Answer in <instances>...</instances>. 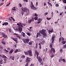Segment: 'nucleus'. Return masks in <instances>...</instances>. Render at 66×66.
I'll list each match as a JSON object with an SVG mask.
<instances>
[{"mask_svg": "<svg viewBox=\"0 0 66 66\" xmlns=\"http://www.w3.org/2000/svg\"><path fill=\"white\" fill-rule=\"evenodd\" d=\"M22 25H23V26H26V24H24V23H22Z\"/></svg>", "mask_w": 66, "mask_h": 66, "instance_id": "58", "label": "nucleus"}, {"mask_svg": "<svg viewBox=\"0 0 66 66\" xmlns=\"http://www.w3.org/2000/svg\"><path fill=\"white\" fill-rule=\"evenodd\" d=\"M48 14V13L47 12H46L45 13V16L46 15H47V14Z\"/></svg>", "mask_w": 66, "mask_h": 66, "instance_id": "48", "label": "nucleus"}, {"mask_svg": "<svg viewBox=\"0 0 66 66\" xmlns=\"http://www.w3.org/2000/svg\"><path fill=\"white\" fill-rule=\"evenodd\" d=\"M22 15H23V14H24V12H23V11H22Z\"/></svg>", "mask_w": 66, "mask_h": 66, "instance_id": "54", "label": "nucleus"}, {"mask_svg": "<svg viewBox=\"0 0 66 66\" xmlns=\"http://www.w3.org/2000/svg\"><path fill=\"white\" fill-rule=\"evenodd\" d=\"M55 35H54L52 36V43H51V44L50 45V47L51 48V49L53 48L52 45L53 44L54 41V38H55Z\"/></svg>", "mask_w": 66, "mask_h": 66, "instance_id": "2", "label": "nucleus"}, {"mask_svg": "<svg viewBox=\"0 0 66 66\" xmlns=\"http://www.w3.org/2000/svg\"><path fill=\"white\" fill-rule=\"evenodd\" d=\"M38 19V17H36L34 18V19H35V20H37Z\"/></svg>", "mask_w": 66, "mask_h": 66, "instance_id": "31", "label": "nucleus"}, {"mask_svg": "<svg viewBox=\"0 0 66 66\" xmlns=\"http://www.w3.org/2000/svg\"><path fill=\"white\" fill-rule=\"evenodd\" d=\"M16 57L17 60H18L19 59V56H17Z\"/></svg>", "mask_w": 66, "mask_h": 66, "instance_id": "53", "label": "nucleus"}, {"mask_svg": "<svg viewBox=\"0 0 66 66\" xmlns=\"http://www.w3.org/2000/svg\"><path fill=\"white\" fill-rule=\"evenodd\" d=\"M37 46H38V45L37 43L36 45V48H37Z\"/></svg>", "mask_w": 66, "mask_h": 66, "instance_id": "49", "label": "nucleus"}, {"mask_svg": "<svg viewBox=\"0 0 66 66\" xmlns=\"http://www.w3.org/2000/svg\"><path fill=\"white\" fill-rule=\"evenodd\" d=\"M27 52H28V55L30 56H32V51H31V50H29L27 51Z\"/></svg>", "mask_w": 66, "mask_h": 66, "instance_id": "5", "label": "nucleus"}, {"mask_svg": "<svg viewBox=\"0 0 66 66\" xmlns=\"http://www.w3.org/2000/svg\"><path fill=\"white\" fill-rule=\"evenodd\" d=\"M31 8H32L33 7H34V5L33 4V2H31Z\"/></svg>", "mask_w": 66, "mask_h": 66, "instance_id": "17", "label": "nucleus"}, {"mask_svg": "<svg viewBox=\"0 0 66 66\" xmlns=\"http://www.w3.org/2000/svg\"><path fill=\"white\" fill-rule=\"evenodd\" d=\"M28 22L29 23H30L31 22H32V20H30L28 21Z\"/></svg>", "mask_w": 66, "mask_h": 66, "instance_id": "36", "label": "nucleus"}, {"mask_svg": "<svg viewBox=\"0 0 66 66\" xmlns=\"http://www.w3.org/2000/svg\"><path fill=\"white\" fill-rule=\"evenodd\" d=\"M14 51V50L13 49H12L9 52V54H11L13 52V51Z\"/></svg>", "mask_w": 66, "mask_h": 66, "instance_id": "15", "label": "nucleus"}, {"mask_svg": "<svg viewBox=\"0 0 66 66\" xmlns=\"http://www.w3.org/2000/svg\"><path fill=\"white\" fill-rule=\"evenodd\" d=\"M28 65H29V64H28V63H27L26 64V65H25V66H28Z\"/></svg>", "mask_w": 66, "mask_h": 66, "instance_id": "55", "label": "nucleus"}, {"mask_svg": "<svg viewBox=\"0 0 66 66\" xmlns=\"http://www.w3.org/2000/svg\"><path fill=\"white\" fill-rule=\"evenodd\" d=\"M62 41H64V38L63 37L62 38Z\"/></svg>", "mask_w": 66, "mask_h": 66, "instance_id": "61", "label": "nucleus"}, {"mask_svg": "<svg viewBox=\"0 0 66 66\" xmlns=\"http://www.w3.org/2000/svg\"><path fill=\"white\" fill-rule=\"evenodd\" d=\"M26 15H30V11L28 9L26 11Z\"/></svg>", "mask_w": 66, "mask_h": 66, "instance_id": "11", "label": "nucleus"}, {"mask_svg": "<svg viewBox=\"0 0 66 66\" xmlns=\"http://www.w3.org/2000/svg\"><path fill=\"white\" fill-rule=\"evenodd\" d=\"M20 52V50L19 49H17L15 50V51L14 52V53H17V52Z\"/></svg>", "mask_w": 66, "mask_h": 66, "instance_id": "12", "label": "nucleus"}, {"mask_svg": "<svg viewBox=\"0 0 66 66\" xmlns=\"http://www.w3.org/2000/svg\"><path fill=\"white\" fill-rule=\"evenodd\" d=\"M16 7H13V8H12V10H13V11H16V9H15Z\"/></svg>", "mask_w": 66, "mask_h": 66, "instance_id": "32", "label": "nucleus"}, {"mask_svg": "<svg viewBox=\"0 0 66 66\" xmlns=\"http://www.w3.org/2000/svg\"><path fill=\"white\" fill-rule=\"evenodd\" d=\"M11 39H12L13 40H14V41H15V42L17 40H16L17 38H13V37H11Z\"/></svg>", "mask_w": 66, "mask_h": 66, "instance_id": "18", "label": "nucleus"}, {"mask_svg": "<svg viewBox=\"0 0 66 66\" xmlns=\"http://www.w3.org/2000/svg\"><path fill=\"white\" fill-rule=\"evenodd\" d=\"M11 4V3L9 2V3L7 5H6V6H8Z\"/></svg>", "mask_w": 66, "mask_h": 66, "instance_id": "42", "label": "nucleus"}, {"mask_svg": "<svg viewBox=\"0 0 66 66\" xmlns=\"http://www.w3.org/2000/svg\"><path fill=\"white\" fill-rule=\"evenodd\" d=\"M35 53L37 55L36 58L37 59L38 61H39V63H40V65H43V59H41L40 56H39V53L37 52V50H35Z\"/></svg>", "mask_w": 66, "mask_h": 66, "instance_id": "1", "label": "nucleus"}, {"mask_svg": "<svg viewBox=\"0 0 66 66\" xmlns=\"http://www.w3.org/2000/svg\"><path fill=\"white\" fill-rule=\"evenodd\" d=\"M23 1H26V2H28V0H23Z\"/></svg>", "mask_w": 66, "mask_h": 66, "instance_id": "63", "label": "nucleus"}, {"mask_svg": "<svg viewBox=\"0 0 66 66\" xmlns=\"http://www.w3.org/2000/svg\"><path fill=\"white\" fill-rule=\"evenodd\" d=\"M23 40L24 44H26V43L28 44L29 41V39H23Z\"/></svg>", "mask_w": 66, "mask_h": 66, "instance_id": "4", "label": "nucleus"}, {"mask_svg": "<svg viewBox=\"0 0 66 66\" xmlns=\"http://www.w3.org/2000/svg\"><path fill=\"white\" fill-rule=\"evenodd\" d=\"M0 49H3V48L2 46L1 45H0Z\"/></svg>", "mask_w": 66, "mask_h": 66, "instance_id": "40", "label": "nucleus"}, {"mask_svg": "<svg viewBox=\"0 0 66 66\" xmlns=\"http://www.w3.org/2000/svg\"><path fill=\"white\" fill-rule=\"evenodd\" d=\"M18 31H19L20 32H21L22 30V28L21 27L19 26H18Z\"/></svg>", "mask_w": 66, "mask_h": 66, "instance_id": "7", "label": "nucleus"}, {"mask_svg": "<svg viewBox=\"0 0 66 66\" xmlns=\"http://www.w3.org/2000/svg\"><path fill=\"white\" fill-rule=\"evenodd\" d=\"M41 22L40 21H39L37 23H38L39 24V23H40Z\"/></svg>", "mask_w": 66, "mask_h": 66, "instance_id": "60", "label": "nucleus"}, {"mask_svg": "<svg viewBox=\"0 0 66 66\" xmlns=\"http://www.w3.org/2000/svg\"><path fill=\"white\" fill-rule=\"evenodd\" d=\"M51 50L54 53H55V49L53 48H51Z\"/></svg>", "mask_w": 66, "mask_h": 66, "instance_id": "19", "label": "nucleus"}, {"mask_svg": "<svg viewBox=\"0 0 66 66\" xmlns=\"http://www.w3.org/2000/svg\"><path fill=\"white\" fill-rule=\"evenodd\" d=\"M51 14L52 15V16H53V12H52Z\"/></svg>", "mask_w": 66, "mask_h": 66, "instance_id": "56", "label": "nucleus"}, {"mask_svg": "<svg viewBox=\"0 0 66 66\" xmlns=\"http://www.w3.org/2000/svg\"><path fill=\"white\" fill-rule=\"evenodd\" d=\"M62 61L63 62H66V61L64 59H63L62 60Z\"/></svg>", "mask_w": 66, "mask_h": 66, "instance_id": "46", "label": "nucleus"}, {"mask_svg": "<svg viewBox=\"0 0 66 66\" xmlns=\"http://www.w3.org/2000/svg\"><path fill=\"white\" fill-rule=\"evenodd\" d=\"M50 52L51 53H52V50H51L50 51Z\"/></svg>", "mask_w": 66, "mask_h": 66, "instance_id": "57", "label": "nucleus"}, {"mask_svg": "<svg viewBox=\"0 0 66 66\" xmlns=\"http://www.w3.org/2000/svg\"><path fill=\"white\" fill-rule=\"evenodd\" d=\"M4 38L2 39V41L1 42V43L3 45H6V43H5V42H4Z\"/></svg>", "mask_w": 66, "mask_h": 66, "instance_id": "16", "label": "nucleus"}, {"mask_svg": "<svg viewBox=\"0 0 66 66\" xmlns=\"http://www.w3.org/2000/svg\"><path fill=\"white\" fill-rule=\"evenodd\" d=\"M2 62H3V60L2 59H1L0 60V64H3Z\"/></svg>", "mask_w": 66, "mask_h": 66, "instance_id": "24", "label": "nucleus"}, {"mask_svg": "<svg viewBox=\"0 0 66 66\" xmlns=\"http://www.w3.org/2000/svg\"><path fill=\"white\" fill-rule=\"evenodd\" d=\"M22 36H23V37H25V33H24L23 32H22Z\"/></svg>", "mask_w": 66, "mask_h": 66, "instance_id": "25", "label": "nucleus"}, {"mask_svg": "<svg viewBox=\"0 0 66 66\" xmlns=\"http://www.w3.org/2000/svg\"><path fill=\"white\" fill-rule=\"evenodd\" d=\"M62 44H63V45H65V44H66V41H63L62 42Z\"/></svg>", "mask_w": 66, "mask_h": 66, "instance_id": "33", "label": "nucleus"}, {"mask_svg": "<svg viewBox=\"0 0 66 66\" xmlns=\"http://www.w3.org/2000/svg\"><path fill=\"white\" fill-rule=\"evenodd\" d=\"M47 4H49V5H50L51 6H52V4H51V3H49V2H48Z\"/></svg>", "mask_w": 66, "mask_h": 66, "instance_id": "29", "label": "nucleus"}, {"mask_svg": "<svg viewBox=\"0 0 66 66\" xmlns=\"http://www.w3.org/2000/svg\"><path fill=\"white\" fill-rule=\"evenodd\" d=\"M62 60H63V59L62 58H61V59L60 58L59 59V62H61V61H62Z\"/></svg>", "mask_w": 66, "mask_h": 66, "instance_id": "37", "label": "nucleus"}, {"mask_svg": "<svg viewBox=\"0 0 66 66\" xmlns=\"http://www.w3.org/2000/svg\"><path fill=\"white\" fill-rule=\"evenodd\" d=\"M32 43H33V42H32V41L30 42L29 43V45H32Z\"/></svg>", "mask_w": 66, "mask_h": 66, "instance_id": "30", "label": "nucleus"}, {"mask_svg": "<svg viewBox=\"0 0 66 66\" xmlns=\"http://www.w3.org/2000/svg\"><path fill=\"white\" fill-rule=\"evenodd\" d=\"M19 5L20 6V7H22V5H21V4L19 3Z\"/></svg>", "mask_w": 66, "mask_h": 66, "instance_id": "44", "label": "nucleus"}, {"mask_svg": "<svg viewBox=\"0 0 66 66\" xmlns=\"http://www.w3.org/2000/svg\"><path fill=\"white\" fill-rule=\"evenodd\" d=\"M2 36L4 38H6L7 37V35H2Z\"/></svg>", "mask_w": 66, "mask_h": 66, "instance_id": "23", "label": "nucleus"}, {"mask_svg": "<svg viewBox=\"0 0 66 66\" xmlns=\"http://www.w3.org/2000/svg\"><path fill=\"white\" fill-rule=\"evenodd\" d=\"M27 35H28L29 36H30V34L29 33V32H27Z\"/></svg>", "mask_w": 66, "mask_h": 66, "instance_id": "43", "label": "nucleus"}, {"mask_svg": "<svg viewBox=\"0 0 66 66\" xmlns=\"http://www.w3.org/2000/svg\"><path fill=\"white\" fill-rule=\"evenodd\" d=\"M21 58H22V59H24V58H25V56L24 55L21 56Z\"/></svg>", "mask_w": 66, "mask_h": 66, "instance_id": "39", "label": "nucleus"}, {"mask_svg": "<svg viewBox=\"0 0 66 66\" xmlns=\"http://www.w3.org/2000/svg\"><path fill=\"white\" fill-rule=\"evenodd\" d=\"M7 50H6L5 49H4V51H5L6 52H9V51H10L11 50V49H10V48H8L7 49Z\"/></svg>", "mask_w": 66, "mask_h": 66, "instance_id": "10", "label": "nucleus"}, {"mask_svg": "<svg viewBox=\"0 0 66 66\" xmlns=\"http://www.w3.org/2000/svg\"><path fill=\"white\" fill-rule=\"evenodd\" d=\"M34 15L35 16H36V17H37V16H38V15H37V14L36 13Z\"/></svg>", "mask_w": 66, "mask_h": 66, "instance_id": "51", "label": "nucleus"}, {"mask_svg": "<svg viewBox=\"0 0 66 66\" xmlns=\"http://www.w3.org/2000/svg\"><path fill=\"white\" fill-rule=\"evenodd\" d=\"M60 52H62V49H61L60 50Z\"/></svg>", "mask_w": 66, "mask_h": 66, "instance_id": "62", "label": "nucleus"}, {"mask_svg": "<svg viewBox=\"0 0 66 66\" xmlns=\"http://www.w3.org/2000/svg\"><path fill=\"white\" fill-rule=\"evenodd\" d=\"M2 57L3 58H6L7 59H8V58L6 56H5L4 55H3Z\"/></svg>", "mask_w": 66, "mask_h": 66, "instance_id": "21", "label": "nucleus"}, {"mask_svg": "<svg viewBox=\"0 0 66 66\" xmlns=\"http://www.w3.org/2000/svg\"><path fill=\"white\" fill-rule=\"evenodd\" d=\"M30 59H31L29 57H27L26 59V62L27 63H29L30 61Z\"/></svg>", "mask_w": 66, "mask_h": 66, "instance_id": "9", "label": "nucleus"}, {"mask_svg": "<svg viewBox=\"0 0 66 66\" xmlns=\"http://www.w3.org/2000/svg\"><path fill=\"white\" fill-rule=\"evenodd\" d=\"M5 26H7L9 24V23L7 22H5Z\"/></svg>", "mask_w": 66, "mask_h": 66, "instance_id": "34", "label": "nucleus"}, {"mask_svg": "<svg viewBox=\"0 0 66 66\" xmlns=\"http://www.w3.org/2000/svg\"><path fill=\"white\" fill-rule=\"evenodd\" d=\"M45 40H43V41L40 42V44H42V45H43V44H44V43H45Z\"/></svg>", "mask_w": 66, "mask_h": 66, "instance_id": "27", "label": "nucleus"}, {"mask_svg": "<svg viewBox=\"0 0 66 66\" xmlns=\"http://www.w3.org/2000/svg\"><path fill=\"white\" fill-rule=\"evenodd\" d=\"M46 30L45 29H43L41 31H39V32L41 34H43L44 36L47 37V34L46 33Z\"/></svg>", "mask_w": 66, "mask_h": 66, "instance_id": "3", "label": "nucleus"}, {"mask_svg": "<svg viewBox=\"0 0 66 66\" xmlns=\"http://www.w3.org/2000/svg\"><path fill=\"white\" fill-rule=\"evenodd\" d=\"M62 2L64 3H66V0H62Z\"/></svg>", "mask_w": 66, "mask_h": 66, "instance_id": "38", "label": "nucleus"}, {"mask_svg": "<svg viewBox=\"0 0 66 66\" xmlns=\"http://www.w3.org/2000/svg\"><path fill=\"white\" fill-rule=\"evenodd\" d=\"M28 9L26 7H25L24 8L23 7H22L21 8V10H22V11L24 12H25Z\"/></svg>", "mask_w": 66, "mask_h": 66, "instance_id": "6", "label": "nucleus"}, {"mask_svg": "<svg viewBox=\"0 0 66 66\" xmlns=\"http://www.w3.org/2000/svg\"><path fill=\"white\" fill-rule=\"evenodd\" d=\"M53 29H52L51 30H48V32H51V33H52L53 32Z\"/></svg>", "mask_w": 66, "mask_h": 66, "instance_id": "26", "label": "nucleus"}, {"mask_svg": "<svg viewBox=\"0 0 66 66\" xmlns=\"http://www.w3.org/2000/svg\"><path fill=\"white\" fill-rule=\"evenodd\" d=\"M47 20H50V19H51V18H47Z\"/></svg>", "mask_w": 66, "mask_h": 66, "instance_id": "52", "label": "nucleus"}, {"mask_svg": "<svg viewBox=\"0 0 66 66\" xmlns=\"http://www.w3.org/2000/svg\"><path fill=\"white\" fill-rule=\"evenodd\" d=\"M61 40H62V38H60L59 39V42L60 43Z\"/></svg>", "mask_w": 66, "mask_h": 66, "instance_id": "41", "label": "nucleus"}, {"mask_svg": "<svg viewBox=\"0 0 66 66\" xmlns=\"http://www.w3.org/2000/svg\"><path fill=\"white\" fill-rule=\"evenodd\" d=\"M10 59H12V60L13 61H14L15 60V57L14 56H10Z\"/></svg>", "mask_w": 66, "mask_h": 66, "instance_id": "14", "label": "nucleus"}, {"mask_svg": "<svg viewBox=\"0 0 66 66\" xmlns=\"http://www.w3.org/2000/svg\"><path fill=\"white\" fill-rule=\"evenodd\" d=\"M31 9H32V10H37L36 7H35L34 6L32 8H31Z\"/></svg>", "mask_w": 66, "mask_h": 66, "instance_id": "20", "label": "nucleus"}, {"mask_svg": "<svg viewBox=\"0 0 66 66\" xmlns=\"http://www.w3.org/2000/svg\"><path fill=\"white\" fill-rule=\"evenodd\" d=\"M39 48L40 49H41L42 48V46H41V44L40 43H39Z\"/></svg>", "mask_w": 66, "mask_h": 66, "instance_id": "28", "label": "nucleus"}, {"mask_svg": "<svg viewBox=\"0 0 66 66\" xmlns=\"http://www.w3.org/2000/svg\"><path fill=\"white\" fill-rule=\"evenodd\" d=\"M24 54H25V55H28V53L27 52L24 51Z\"/></svg>", "mask_w": 66, "mask_h": 66, "instance_id": "22", "label": "nucleus"}, {"mask_svg": "<svg viewBox=\"0 0 66 66\" xmlns=\"http://www.w3.org/2000/svg\"><path fill=\"white\" fill-rule=\"evenodd\" d=\"M17 26H21V27H22V28H23V25H22V24L21 23H19V24H17Z\"/></svg>", "mask_w": 66, "mask_h": 66, "instance_id": "13", "label": "nucleus"}, {"mask_svg": "<svg viewBox=\"0 0 66 66\" xmlns=\"http://www.w3.org/2000/svg\"><path fill=\"white\" fill-rule=\"evenodd\" d=\"M3 4H4V3H1L0 5H3Z\"/></svg>", "mask_w": 66, "mask_h": 66, "instance_id": "59", "label": "nucleus"}, {"mask_svg": "<svg viewBox=\"0 0 66 66\" xmlns=\"http://www.w3.org/2000/svg\"><path fill=\"white\" fill-rule=\"evenodd\" d=\"M55 6H56V7H58V6H59V5L58 4H56Z\"/></svg>", "mask_w": 66, "mask_h": 66, "instance_id": "50", "label": "nucleus"}, {"mask_svg": "<svg viewBox=\"0 0 66 66\" xmlns=\"http://www.w3.org/2000/svg\"><path fill=\"white\" fill-rule=\"evenodd\" d=\"M38 35H39V33H37V35H36V38H38Z\"/></svg>", "mask_w": 66, "mask_h": 66, "instance_id": "35", "label": "nucleus"}, {"mask_svg": "<svg viewBox=\"0 0 66 66\" xmlns=\"http://www.w3.org/2000/svg\"><path fill=\"white\" fill-rule=\"evenodd\" d=\"M54 54L52 55L51 56V57H52V58L54 56Z\"/></svg>", "mask_w": 66, "mask_h": 66, "instance_id": "45", "label": "nucleus"}, {"mask_svg": "<svg viewBox=\"0 0 66 66\" xmlns=\"http://www.w3.org/2000/svg\"><path fill=\"white\" fill-rule=\"evenodd\" d=\"M13 34L14 35H16V37H17V38H19V39H21V37H20L19 36L18 34L16 33H14Z\"/></svg>", "mask_w": 66, "mask_h": 66, "instance_id": "8", "label": "nucleus"}, {"mask_svg": "<svg viewBox=\"0 0 66 66\" xmlns=\"http://www.w3.org/2000/svg\"><path fill=\"white\" fill-rule=\"evenodd\" d=\"M39 36H41V35L40 34V33H39Z\"/></svg>", "mask_w": 66, "mask_h": 66, "instance_id": "64", "label": "nucleus"}, {"mask_svg": "<svg viewBox=\"0 0 66 66\" xmlns=\"http://www.w3.org/2000/svg\"><path fill=\"white\" fill-rule=\"evenodd\" d=\"M31 20L32 21H34V18H32Z\"/></svg>", "mask_w": 66, "mask_h": 66, "instance_id": "47", "label": "nucleus"}]
</instances>
